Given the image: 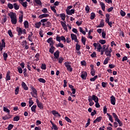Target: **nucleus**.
I'll return each instance as SVG.
<instances>
[{
	"mask_svg": "<svg viewBox=\"0 0 130 130\" xmlns=\"http://www.w3.org/2000/svg\"><path fill=\"white\" fill-rule=\"evenodd\" d=\"M9 17L11 19V22L13 25H16L17 24V16L14 13V12H11L9 14Z\"/></svg>",
	"mask_w": 130,
	"mask_h": 130,
	"instance_id": "nucleus-1",
	"label": "nucleus"
},
{
	"mask_svg": "<svg viewBox=\"0 0 130 130\" xmlns=\"http://www.w3.org/2000/svg\"><path fill=\"white\" fill-rule=\"evenodd\" d=\"M65 67L67 68L68 71L69 72H73V68L71 67V65H70V62H66L64 63Z\"/></svg>",
	"mask_w": 130,
	"mask_h": 130,
	"instance_id": "nucleus-2",
	"label": "nucleus"
},
{
	"mask_svg": "<svg viewBox=\"0 0 130 130\" xmlns=\"http://www.w3.org/2000/svg\"><path fill=\"white\" fill-rule=\"evenodd\" d=\"M17 31L18 32V35H21L22 33L26 34V29H24L22 30V29L20 27L17 28Z\"/></svg>",
	"mask_w": 130,
	"mask_h": 130,
	"instance_id": "nucleus-3",
	"label": "nucleus"
},
{
	"mask_svg": "<svg viewBox=\"0 0 130 130\" xmlns=\"http://www.w3.org/2000/svg\"><path fill=\"white\" fill-rule=\"evenodd\" d=\"M5 47H6V42H5V40L3 39L2 43L0 42V51H3V48Z\"/></svg>",
	"mask_w": 130,
	"mask_h": 130,
	"instance_id": "nucleus-4",
	"label": "nucleus"
},
{
	"mask_svg": "<svg viewBox=\"0 0 130 130\" xmlns=\"http://www.w3.org/2000/svg\"><path fill=\"white\" fill-rule=\"evenodd\" d=\"M47 42H48V43H49L50 44V46H53V44H54V42L53 41V38H49L47 41Z\"/></svg>",
	"mask_w": 130,
	"mask_h": 130,
	"instance_id": "nucleus-5",
	"label": "nucleus"
},
{
	"mask_svg": "<svg viewBox=\"0 0 130 130\" xmlns=\"http://www.w3.org/2000/svg\"><path fill=\"white\" fill-rule=\"evenodd\" d=\"M36 102L38 107H39L40 109H43V104L39 102V100L38 99H37Z\"/></svg>",
	"mask_w": 130,
	"mask_h": 130,
	"instance_id": "nucleus-6",
	"label": "nucleus"
},
{
	"mask_svg": "<svg viewBox=\"0 0 130 130\" xmlns=\"http://www.w3.org/2000/svg\"><path fill=\"white\" fill-rule=\"evenodd\" d=\"M71 36L72 40H74L75 42L79 43V41L78 40V39L77 38V36L76 35L74 34H71Z\"/></svg>",
	"mask_w": 130,
	"mask_h": 130,
	"instance_id": "nucleus-7",
	"label": "nucleus"
},
{
	"mask_svg": "<svg viewBox=\"0 0 130 130\" xmlns=\"http://www.w3.org/2000/svg\"><path fill=\"white\" fill-rule=\"evenodd\" d=\"M88 76V74H87V72H82V74L81 77L83 80H86L87 79V76Z\"/></svg>",
	"mask_w": 130,
	"mask_h": 130,
	"instance_id": "nucleus-8",
	"label": "nucleus"
},
{
	"mask_svg": "<svg viewBox=\"0 0 130 130\" xmlns=\"http://www.w3.org/2000/svg\"><path fill=\"white\" fill-rule=\"evenodd\" d=\"M111 52H112V49L111 48L110 49V50L105 51V54L107 56H109V57H111Z\"/></svg>",
	"mask_w": 130,
	"mask_h": 130,
	"instance_id": "nucleus-9",
	"label": "nucleus"
},
{
	"mask_svg": "<svg viewBox=\"0 0 130 130\" xmlns=\"http://www.w3.org/2000/svg\"><path fill=\"white\" fill-rule=\"evenodd\" d=\"M88 101L89 102V106H93L94 105V102H93V100H92V96H88Z\"/></svg>",
	"mask_w": 130,
	"mask_h": 130,
	"instance_id": "nucleus-10",
	"label": "nucleus"
},
{
	"mask_svg": "<svg viewBox=\"0 0 130 130\" xmlns=\"http://www.w3.org/2000/svg\"><path fill=\"white\" fill-rule=\"evenodd\" d=\"M115 102H116L115 97L113 95H112L111 96V104H112L113 105H115Z\"/></svg>",
	"mask_w": 130,
	"mask_h": 130,
	"instance_id": "nucleus-11",
	"label": "nucleus"
},
{
	"mask_svg": "<svg viewBox=\"0 0 130 130\" xmlns=\"http://www.w3.org/2000/svg\"><path fill=\"white\" fill-rule=\"evenodd\" d=\"M67 15H71L72 14H75V9H72L71 11L66 10Z\"/></svg>",
	"mask_w": 130,
	"mask_h": 130,
	"instance_id": "nucleus-12",
	"label": "nucleus"
},
{
	"mask_svg": "<svg viewBox=\"0 0 130 130\" xmlns=\"http://www.w3.org/2000/svg\"><path fill=\"white\" fill-rule=\"evenodd\" d=\"M91 98H92L91 99L93 100V101H94V102L95 103H97L98 102V101H99V99H98V97H97L95 95H92Z\"/></svg>",
	"mask_w": 130,
	"mask_h": 130,
	"instance_id": "nucleus-13",
	"label": "nucleus"
},
{
	"mask_svg": "<svg viewBox=\"0 0 130 130\" xmlns=\"http://www.w3.org/2000/svg\"><path fill=\"white\" fill-rule=\"evenodd\" d=\"M103 27H104V21L103 19H102L100 24L97 26V28H103Z\"/></svg>",
	"mask_w": 130,
	"mask_h": 130,
	"instance_id": "nucleus-14",
	"label": "nucleus"
},
{
	"mask_svg": "<svg viewBox=\"0 0 130 130\" xmlns=\"http://www.w3.org/2000/svg\"><path fill=\"white\" fill-rule=\"evenodd\" d=\"M48 17H49V14H44L39 15V18L40 19H43V18H47Z\"/></svg>",
	"mask_w": 130,
	"mask_h": 130,
	"instance_id": "nucleus-15",
	"label": "nucleus"
},
{
	"mask_svg": "<svg viewBox=\"0 0 130 130\" xmlns=\"http://www.w3.org/2000/svg\"><path fill=\"white\" fill-rule=\"evenodd\" d=\"M21 86L24 90H28V88L27 87V85H26V83H25V82H22L21 83Z\"/></svg>",
	"mask_w": 130,
	"mask_h": 130,
	"instance_id": "nucleus-16",
	"label": "nucleus"
},
{
	"mask_svg": "<svg viewBox=\"0 0 130 130\" xmlns=\"http://www.w3.org/2000/svg\"><path fill=\"white\" fill-rule=\"evenodd\" d=\"M110 19V15L107 14L106 15V19H105V21L106 23H109V20Z\"/></svg>",
	"mask_w": 130,
	"mask_h": 130,
	"instance_id": "nucleus-17",
	"label": "nucleus"
},
{
	"mask_svg": "<svg viewBox=\"0 0 130 130\" xmlns=\"http://www.w3.org/2000/svg\"><path fill=\"white\" fill-rule=\"evenodd\" d=\"M54 56H55L56 58H58V57H59V51L58 50H57L54 53Z\"/></svg>",
	"mask_w": 130,
	"mask_h": 130,
	"instance_id": "nucleus-18",
	"label": "nucleus"
},
{
	"mask_svg": "<svg viewBox=\"0 0 130 130\" xmlns=\"http://www.w3.org/2000/svg\"><path fill=\"white\" fill-rule=\"evenodd\" d=\"M51 48L49 49V52L52 54L54 52V49L55 48L53 46H50Z\"/></svg>",
	"mask_w": 130,
	"mask_h": 130,
	"instance_id": "nucleus-19",
	"label": "nucleus"
},
{
	"mask_svg": "<svg viewBox=\"0 0 130 130\" xmlns=\"http://www.w3.org/2000/svg\"><path fill=\"white\" fill-rule=\"evenodd\" d=\"M52 113L53 114V115H58V116H59V117H60V114L59 113H58V112H57V111H55V110H53L52 111Z\"/></svg>",
	"mask_w": 130,
	"mask_h": 130,
	"instance_id": "nucleus-20",
	"label": "nucleus"
},
{
	"mask_svg": "<svg viewBox=\"0 0 130 130\" xmlns=\"http://www.w3.org/2000/svg\"><path fill=\"white\" fill-rule=\"evenodd\" d=\"M10 74H11V72H10L7 73L6 75V81H10V80H11V76H10Z\"/></svg>",
	"mask_w": 130,
	"mask_h": 130,
	"instance_id": "nucleus-21",
	"label": "nucleus"
},
{
	"mask_svg": "<svg viewBox=\"0 0 130 130\" xmlns=\"http://www.w3.org/2000/svg\"><path fill=\"white\" fill-rule=\"evenodd\" d=\"M100 5L101 6L102 9L104 12H105V4L102 2L100 3Z\"/></svg>",
	"mask_w": 130,
	"mask_h": 130,
	"instance_id": "nucleus-22",
	"label": "nucleus"
},
{
	"mask_svg": "<svg viewBox=\"0 0 130 130\" xmlns=\"http://www.w3.org/2000/svg\"><path fill=\"white\" fill-rule=\"evenodd\" d=\"M11 115H5V116L2 117V119L4 120H7V119H9V118H11Z\"/></svg>",
	"mask_w": 130,
	"mask_h": 130,
	"instance_id": "nucleus-23",
	"label": "nucleus"
},
{
	"mask_svg": "<svg viewBox=\"0 0 130 130\" xmlns=\"http://www.w3.org/2000/svg\"><path fill=\"white\" fill-rule=\"evenodd\" d=\"M36 107H37V105H34L31 108V111H32V112H35V113H36Z\"/></svg>",
	"mask_w": 130,
	"mask_h": 130,
	"instance_id": "nucleus-24",
	"label": "nucleus"
},
{
	"mask_svg": "<svg viewBox=\"0 0 130 130\" xmlns=\"http://www.w3.org/2000/svg\"><path fill=\"white\" fill-rule=\"evenodd\" d=\"M24 26L25 28H29V22H28V21L25 20L24 22Z\"/></svg>",
	"mask_w": 130,
	"mask_h": 130,
	"instance_id": "nucleus-25",
	"label": "nucleus"
},
{
	"mask_svg": "<svg viewBox=\"0 0 130 130\" xmlns=\"http://www.w3.org/2000/svg\"><path fill=\"white\" fill-rule=\"evenodd\" d=\"M31 99H32V98H30L29 101L28 102L29 107H31V106H32V105H33V104H34V102H33V101Z\"/></svg>",
	"mask_w": 130,
	"mask_h": 130,
	"instance_id": "nucleus-26",
	"label": "nucleus"
},
{
	"mask_svg": "<svg viewBox=\"0 0 130 130\" xmlns=\"http://www.w3.org/2000/svg\"><path fill=\"white\" fill-rule=\"evenodd\" d=\"M20 3L21 4V5H22V6L24 7V8H27V2H20Z\"/></svg>",
	"mask_w": 130,
	"mask_h": 130,
	"instance_id": "nucleus-27",
	"label": "nucleus"
},
{
	"mask_svg": "<svg viewBox=\"0 0 130 130\" xmlns=\"http://www.w3.org/2000/svg\"><path fill=\"white\" fill-rule=\"evenodd\" d=\"M36 28L39 29L40 28V26H41V22H38L35 24Z\"/></svg>",
	"mask_w": 130,
	"mask_h": 130,
	"instance_id": "nucleus-28",
	"label": "nucleus"
},
{
	"mask_svg": "<svg viewBox=\"0 0 130 130\" xmlns=\"http://www.w3.org/2000/svg\"><path fill=\"white\" fill-rule=\"evenodd\" d=\"M109 60H110V58L109 57L106 58L105 60L104 61V64H107L108 63Z\"/></svg>",
	"mask_w": 130,
	"mask_h": 130,
	"instance_id": "nucleus-29",
	"label": "nucleus"
},
{
	"mask_svg": "<svg viewBox=\"0 0 130 130\" xmlns=\"http://www.w3.org/2000/svg\"><path fill=\"white\" fill-rule=\"evenodd\" d=\"M76 50H77L78 51H79V50L81 49V46L79 45V43H77L76 44Z\"/></svg>",
	"mask_w": 130,
	"mask_h": 130,
	"instance_id": "nucleus-30",
	"label": "nucleus"
},
{
	"mask_svg": "<svg viewBox=\"0 0 130 130\" xmlns=\"http://www.w3.org/2000/svg\"><path fill=\"white\" fill-rule=\"evenodd\" d=\"M56 47H61V48H63L64 47V46H63V44L61 43H59V44L56 45Z\"/></svg>",
	"mask_w": 130,
	"mask_h": 130,
	"instance_id": "nucleus-31",
	"label": "nucleus"
},
{
	"mask_svg": "<svg viewBox=\"0 0 130 130\" xmlns=\"http://www.w3.org/2000/svg\"><path fill=\"white\" fill-rule=\"evenodd\" d=\"M14 121H19L20 120V117L16 116L13 118Z\"/></svg>",
	"mask_w": 130,
	"mask_h": 130,
	"instance_id": "nucleus-32",
	"label": "nucleus"
},
{
	"mask_svg": "<svg viewBox=\"0 0 130 130\" xmlns=\"http://www.w3.org/2000/svg\"><path fill=\"white\" fill-rule=\"evenodd\" d=\"M112 115H113L114 118H115V121H116V120L119 119L118 117L116 115V114H115V113H113Z\"/></svg>",
	"mask_w": 130,
	"mask_h": 130,
	"instance_id": "nucleus-33",
	"label": "nucleus"
},
{
	"mask_svg": "<svg viewBox=\"0 0 130 130\" xmlns=\"http://www.w3.org/2000/svg\"><path fill=\"white\" fill-rule=\"evenodd\" d=\"M35 2L37 5H39V6H41V5H42V3L40 0H35Z\"/></svg>",
	"mask_w": 130,
	"mask_h": 130,
	"instance_id": "nucleus-34",
	"label": "nucleus"
},
{
	"mask_svg": "<svg viewBox=\"0 0 130 130\" xmlns=\"http://www.w3.org/2000/svg\"><path fill=\"white\" fill-rule=\"evenodd\" d=\"M60 17L62 20H66V14L62 13L60 14Z\"/></svg>",
	"mask_w": 130,
	"mask_h": 130,
	"instance_id": "nucleus-35",
	"label": "nucleus"
},
{
	"mask_svg": "<svg viewBox=\"0 0 130 130\" xmlns=\"http://www.w3.org/2000/svg\"><path fill=\"white\" fill-rule=\"evenodd\" d=\"M79 31L80 32H81V33H82L83 35H86V31H84L82 27H79Z\"/></svg>",
	"mask_w": 130,
	"mask_h": 130,
	"instance_id": "nucleus-36",
	"label": "nucleus"
},
{
	"mask_svg": "<svg viewBox=\"0 0 130 130\" xmlns=\"http://www.w3.org/2000/svg\"><path fill=\"white\" fill-rule=\"evenodd\" d=\"M13 6H14V8L15 10H19L20 7H19V6H18L17 3H14L13 4Z\"/></svg>",
	"mask_w": 130,
	"mask_h": 130,
	"instance_id": "nucleus-37",
	"label": "nucleus"
},
{
	"mask_svg": "<svg viewBox=\"0 0 130 130\" xmlns=\"http://www.w3.org/2000/svg\"><path fill=\"white\" fill-rule=\"evenodd\" d=\"M90 19V20H94V19H95V13H91Z\"/></svg>",
	"mask_w": 130,
	"mask_h": 130,
	"instance_id": "nucleus-38",
	"label": "nucleus"
},
{
	"mask_svg": "<svg viewBox=\"0 0 130 130\" xmlns=\"http://www.w3.org/2000/svg\"><path fill=\"white\" fill-rule=\"evenodd\" d=\"M98 78V76L96 75L93 78H90V81L91 82H94Z\"/></svg>",
	"mask_w": 130,
	"mask_h": 130,
	"instance_id": "nucleus-39",
	"label": "nucleus"
},
{
	"mask_svg": "<svg viewBox=\"0 0 130 130\" xmlns=\"http://www.w3.org/2000/svg\"><path fill=\"white\" fill-rule=\"evenodd\" d=\"M3 110L5 111V112H7V113L10 114V110H9V109H8L7 107H4Z\"/></svg>",
	"mask_w": 130,
	"mask_h": 130,
	"instance_id": "nucleus-40",
	"label": "nucleus"
},
{
	"mask_svg": "<svg viewBox=\"0 0 130 130\" xmlns=\"http://www.w3.org/2000/svg\"><path fill=\"white\" fill-rule=\"evenodd\" d=\"M8 7L9 9H10V10L14 9V5H13V4H12L9 3L8 5Z\"/></svg>",
	"mask_w": 130,
	"mask_h": 130,
	"instance_id": "nucleus-41",
	"label": "nucleus"
},
{
	"mask_svg": "<svg viewBox=\"0 0 130 130\" xmlns=\"http://www.w3.org/2000/svg\"><path fill=\"white\" fill-rule=\"evenodd\" d=\"M31 90L33 91L32 93H34V94H35V95H37V90H36V89H35V88L31 87Z\"/></svg>",
	"mask_w": 130,
	"mask_h": 130,
	"instance_id": "nucleus-42",
	"label": "nucleus"
},
{
	"mask_svg": "<svg viewBox=\"0 0 130 130\" xmlns=\"http://www.w3.org/2000/svg\"><path fill=\"white\" fill-rule=\"evenodd\" d=\"M52 129L57 130L58 129V128L57 127V126H56V125L53 124V125L52 126Z\"/></svg>",
	"mask_w": 130,
	"mask_h": 130,
	"instance_id": "nucleus-43",
	"label": "nucleus"
},
{
	"mask_svg": "<svg viewBox=\"0 0 130 130\" xmlns=\"http://www.w3.org/2000/svg\"><path fill=\"white\" fill-rule=\"evenodd\" d=\"M13 127H14V125H13L12 124H10L9 125V126H8L7 128H8V130H11Z\"/></svg>",
	"mask_w": 130,
	"mask_h": 130,
	"instance_id": "nucleus-44",
	"label": "nucleus"
},
{
	"mask_svg": "<svg viewBox=\"0 0 130 130\" xmlns=\"http://www.w3.org/2000/svg\"><path fill=\"white\" fill-rule=\"evenodd\" d=\"M39 81L41 82V83H45L46 82V81L45 80V79H43V78H40L39 79Z\"/></svg>",
	"mask_w": 130,
	"mask_h": 130,
	"instance_id": "nucleus-45",
	"label": "nucleus"
},
{
	"mask_svg": "<svg viewBox=\"0 0 130 130\" xmlns=\"http://www.w3.org/2000/svg\"><path fill=\"white\" fill-rule=\"evenodd\" d=\"M63 58L61 57H60L59 58H58V62L59 63H62V62L63 61Z\"/></svg>",
	"mask_w": 130,
	"mask_h": 130,
	"instance_id": "nucleus-46",
	"label": "nucleus"
},
{
	"mask_svg": "<svg viewBox=\"0 0 130 130\" xmlns=\"http://www.w3.org/2000/svg\"><path fill=\"white\" fill-rule=\"evenodd\" d=\"M50 9L53 11V12H54V13L56 14V10H55V7L54 6H50Z\"/></svg>",
	"mask_w": 130,
	"mask_h": 130,
	"instance_id": "nucleus-47",
	"label": "nucleus"
},
{
	"mask_svg": "<svg viewBox=\"0 0 130 130\" xmlns=\"http://www.w3.org/2000/svg\"><path fill=\"white\" fill-rule=\"evenodd\" d=\"M116 121L118 122L119 126H122V122H121L120 120H119V119H118V120H116Z\"/></svg>",
	"mask_w": 130,
	"mask_h": 130,
	"instance_id": "nucleus-48",
	"label": "nucleus"
},
{
	"mask_svg": "<svg viewBox=\"0 0 130 130\" xmlns=\"http://www.w3.org/2000/svg\"><path fill=\"white\" fill-rule=\"evenodd\" d=\"M99 43H101V44H105L106 41H105V40H101L99 41Z\"/></svg>",
	"mask_w": 130,
	"mask_h": 130,
	"instance_id": "nucleus-49",
	"label": "nucleus"
},
{
	"mask_svg": "<svg viewBox=\"0 0 130 130\" xmlns=\"http://www.w3.org/2000/svg\"><path fill=\"white\" fill-rule=\"evenodd\" d=\"M102 86L103 88H105L107 86V82H103L102 83Z\"/></svg>",
	"mask_w": 130,
	"mask_h": 130,
	"instance_id": "nucleus-50",
	"label": "nucleus"
},
{
	"mask_svg": "<svg viewBox=\"0 0 130 130\" xmlns=\"http://www.w3.org/2000/svg\"><path fill=\"white\" fill-rule=\"evenodd\" d=\"M3 56L4 60H7V58L8 57V54L6 53H4L3 54Z\"/></svg>",
	"mask_w": 130,
	"mask_h": 130,
	"instance_id": "nucleus-51",
	"label": "nucleus"
},
{
	"mask_svg": "<svg viewBox=\"0 0 130 130\" xmlns=\"http://www.w3.org/2000/svg\"><path fill=\"white\" fill-rule=\"evenodd\" d=\"M102 35L103 38H104V39H105V38H106V32H105L104 31H102Z\"/></svg>",
	"mask_w": 130,
	"mask_h": 130,
	"instance_id": "nucleus-52",
	"label": "nucleus"
},
{
	"mask_svg": "<svg viewBox=\"0 0 130 130\" xmlns=\"http://www.w3.org/2000/svg\"><path fill=\"white\" fill-rule=\"evenodd\" d=\"M8 34L10 36V37H13L14 35H13V32H12V30H8Z\"/></svg>",
	"mask_w": 130,
	"mask_h": 130,
	"instance_id": "nucleus-53",
	"label": "nucleus"
},
{
	"mask_svg": "<svg viewBox=\"0 0 130 130\" xmlns=\"http://www.w3.org/2000/svg\"><path fill=\"white\" fill-rule=\"evenodd\" d=\"M65 120L67 121L68 122H70V123L72 122V120H71V119L67 116L65 117Z\"/></svg>",
	"mask_w": 130,
	"mask_h": 130,
	"instance_id": "nucleus-54",
	"label": "nucleus"
},
{
	"mask_svg": "<svg viewBox=\"0 0 130 130\" xmlns=\"http://www.w3.org/2000/svg\"><path fill=\"white\" fill-rule=\"evenodd\" d=\"M98 51L100 52L101 51V49H102V47L101 46V45L99 43H98Z\"/></svg>",
	"mask_w": 130,
	"mask_h": 130,
	"instance_id": "nucleus-55",
	"label": "nucleus"
},
{
	"mask_svg": "<svg viewBox=\"0 0 130 130\" xmlns=\"http://www.w3.org/2000/svg\"><path fill=\"white\" fill-rule=\"evenodd\" d=\"M19 87H17L15 90V95H18L19 94Z\"/></svg>",
	"mask_w": 130,
	"mask_h": 130,
	"instance_id": "nucleus-56",
	"label": "nucleus"
},
{
	"mask_svg": "<svg viewBox=\"0 0 130 130\" xmlns=\"http://www.w3.org/2000/svg\"><path fill=\"white\" fill-rule=\"evenodd\" d=\"M85 11L87 12V13H89L90 12V7H89V6H86L85 7Z\"/></svg>",
	"mask_w": 130,
	"mask_h": 130,
	"instance_id": "nucleus-57",
	"label": "nucleus"
},
{
	"mask_svg": "<svg viewBox=\"0 0 130 130\" xmlns=\"http://www.w3.org/2000/svg\"><path fill=\"white\" fill-rule=\"evenodd\" d=\"M42 12L44 14H46L48 12V11H47V9L44 8L43 10H42Z\"/></svg>",
	"mask_w": 130,
	"mask_h": 130,
	"instance_id": "nucleus-58",
	"label": "nucleus"
},
{
	"mask_svg": "<svg viewBox=\"0 0 130 130\" xmlns=\"http://www.w3.org/2000/svg\"><path fill=\"white\" fill-rule=\"evenodd\" d=\"M41 69L42 70H46V64H42L41 66Z\"/></svg>",
	"mask_w": 130,
	"mask_h": 130,
	"instance_id": "nucleus-59",
	"label": "nucleus"
},
{
	"mask_svg": "<svg viewBox=\"0 0 130 130\" xmlns=\"http://www.w3.org/2000/svg\"><path fill=\"white\" fill-rule=\"evenodd\" d=\"M120 15L121 16H122V17H124V16H125V13L124 12V11L121 10Z\"/></svg>",
	"mask_w": 130,
	"mask_h": 130,
	"instance_id": "nucleus-60",
	"label": "nucleus"
},
{
	"mask_svg": "<svg viewBox=\"0 0 130 130\" xmlns=\"http://www.w3.org/2000/svg\"><path fill=\"white\" fill-rule=\"evenodd\" d=\"M61 41H63L64 43L66 42V38L63 36H61Z\"/></svg>",
	"mask_w": 130,
	"mask_h": 130,
	"instance_id": "nucleus-61",
	"label": "nucleus"
},
{
	"mask_svg": "<svg viewBox=\"0 0 130 130\" xmlns=\"http://www.w3.org/2000/svg\"><path fill=\"white\" fill-rule=\"evenodd\" d=\"M19 23H22L23 22V15L19 17Z\"/></svg>",
	"mask_w": 130,
	"mask_h": 130,
	"instance_id": "nucleus-62",
	"label": "nucleus"
},
{
	"mask_svg": "<svg viewBox=\"0 0 130 130\" xmlns=\"http://www.w3.org/2000/svg\"><path fill=\"white\" fill-rule=\"evenodd\" d=\"M81 66H84L85 67H86V65L87 64V63H86V61L85 60L81 61Z\"/></svg>",
	"mask_w": 130,
	"mask_h": 130,
	"instance_id": "nucleus-63",
	"label": "nucleus"
},
{
	"mask_svg": "<svg viewBox=\"0 0 130 130\" xmlns=\"http://www.w3.org/2000/svg\"><path fill=\"white\" fill-rule=\"evenodd\" d=\"M90 74L92 76H95V70H91Z\"/></svg>",
	"mask_w": 130,
	"mask_h": 130,
	"instance_id": "nucleus-64",
	"label": "nucleus"
}]
</instances>
